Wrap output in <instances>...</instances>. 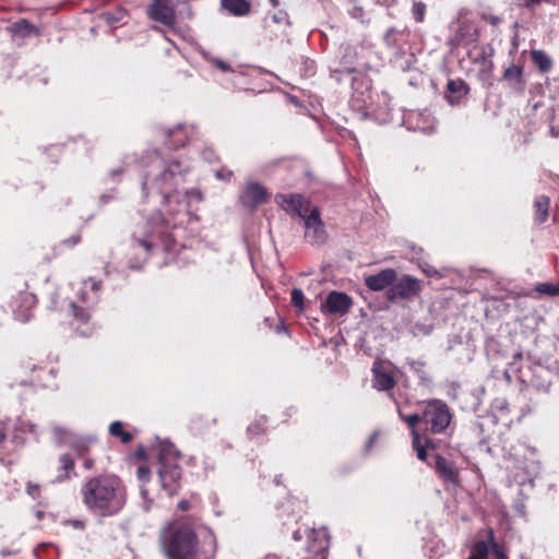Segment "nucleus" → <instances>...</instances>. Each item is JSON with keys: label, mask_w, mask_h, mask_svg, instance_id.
<instances>
[{"label": "nucleus", "mask_w": 559, "mask_h": 559, "mask_svg": "<svg viewBox=\"0 0 559 559\" xmlns=\"http://www.w3.org/2000/svg\"><path fill=\"white\" fill-rule=\"evenodd\" d=\"M550 200L546 195H539L536 198L534 202L535 207V219L538 223L546 222L548 217V210H549Z\"/></svg>", "instance_id": "nucleus-28"}, {"label": "nucleus", "mask_w": 559, "mask_h": 559, "mask_svg": "<svg viewBox=\"0 0 559 559\" xmlns=\"http://www.w3.org/2000/svg\"><path fill=\"white\" fill-rule=\"evenodd\" d=\"M26 435H37V427L29 420L17 418L13 427V439L21 443L25 440Z\"/></svg>", "instance_id": "nucleus-22"}, {"label": "nucleus", "mask_w": 559, "mask_h": 559, "mask_svg": "<svg viewBox=\"0 0 559 559\" xmlns=\"http://www.w3.org/2000/svg\"><path fill=\"white\" fill-rule=\"evenodd\" d=\"M304 292L300 288L292 290V304L300 310L304 308Z\"/></svg>", "instance_id": "nucleus-38"}, {"label": "nucleus", "mask_w": 559, "mask_h": 559, "mask_svg": "<svg viewBox=\"0 0 559 559\" xmlns=\"http://www.w3.org/2000/svg\"><path fill=\"white\" fill-rule=\"evenodd\" d=\"M421 292V282L411 275L396 277L393 284L386 290V297L390 301L409 300L417 297Z\"/></svg>", "instance_id": "nucleus-8"}, {"label": "nucleus", "mask_w": 559, "mask_h": 559, "mask_svg": "<svg viewBox=\"0 0 559 559\" xmlns=\"http://www.w3.org/2000/svg\"><path fill=\"white\" fill-rule=\"evenodd\" d=\"M540 461L535 448L526 444L513 447L509 454L507 471L511 483L532 488L533 479L538 475Z\"/></svg>", "instance_id": "nucleus-3"}, {"label": "nucleus", "mask_w": 559, "mask_h": 559, "mask_svg": "<svg viewBox=\"0 0 559 559\" xmlns=\"http://www.w3.org/2000/svg\"><path fill=\"white\" fill-rule=\"evenodd\" d=\"M543 0H525L526 5L539 4Z\"/></svg>", "instance_id": "nucleus-58"}, {"label": "nucleus", "mask_w": 559, "mask_h": 559, "mask_svg": "<svg viewBox=\"0 0 559 559\" xmlns=\"http://www.w3.org/2000/svg\"><path fill=\"white\" fill-rule=\"evenodd\" d=\"M52 432L58 443L68 444L80 454L87 451L90 444L94 441V439L90 437H78L71 430L61 426H55Z\"/></svg>", "instance_id": "nucleus-13"}, {"label": "nucleus", "mask_w": 559, "mask_h": 559, "mask_svg": "<svg viewBox=\"0 0 559 559\" xmlns=\"http://www.w3.org/2000/svg\"><path fill=\"white\" fill-rule=\"evenodd\" d=\"M126 15V11L123 9H119L116 12H106L103 14V19L109 24L114 25L120 21H122Z\"/></svg>", "instance_id": "nucleus-37"}, {"label": "nucleus", "mask_w": 559, "mask_h": 559, "mask_svg": "<svg viewBox=\"0 0 559 559\" xmlns=\"http://www.w3.org/2000/svg\"><path fill=\"white\" fill-rule=\"evenodd\" d=\"M163 547L169 559H204L199 552L194 533L187 526L165 533Z\"/></svg>", "instance_id": "nucleus-5"}, {"label": "nucleus", "mask_w": 559, "mask_h": 559, "mask_svg": "<svg viewBox=\"0 0 559 559\" xmlns=\"http://www.w3.org/2000/svg\"><path fill=\"white\" fill-rule=\"evenodd\" d=\"M241 200L245 205L257 207L266 201V191L258 183H250L243 192Z\"/></svg>", "instance_id": "nucleus-20"}, {"label": "nucleus", "mask_w": 559, "mask_h": 559, "mask_svg": "<svg viewBox=\"0 0 559 559\" xmlns=\"http://www.w3.org/2000/svg\"><path fill=\"white\" fill-rule=\"evenodd\" d=\"M124 170H126L124 166L114 168L109 171V176L111 177L112 180H118V177L120 175H122L124 173Z\"/></svg>", "instance_id": "nucleus-47"}, {"label": "nucleus", "mask_w": 559, "mask_h": 559, "mask_svg": "<svg viewBox=\"0 0 559 559\" xmlns=\"http://www.w3.org/2000/svg\"><path fill=\"white\" fill-rule=\"evenodd\" d=\"M188 167L178 160H165L159 155L150 157L142 181L144 197L156 193L162 198V204L168 218L160 212L154 214L148 221L139 224L132 235L133 248L139 251L142 260L159 248L168 250L173 238L169 228L182 226L191 218L190 206L193 202L202 200L197 189L183 187Z\"/></svg>", "instance_id": "nucleus-1"}, {"label": "nucleus", "mask_w": 559, "mask_h": 559, "mask_svg": "<svg viewBox=\"0 0 559 559\" xmlns=\"http://www.w3.org/2000/svg\"><path fill=\"white\" fill-rule=\"evenodd\" d=\"M84 467L87 468V469L92 468L93 467V461L91 459H86L84 461Z\"/></svg>", "instance_id": "nucleus-57"}, {"label": "nucleus", "mask_w": 559, "mask_h": 559, "mask_svg": "<svg viewBox=\"0 0 559 559\" xmlns=\"http://www.w3.org/2000/svg\"><path fill=\"white\" fill-rule=\"evenodd\" d=\"M513 359L514 361L510 364V369L508 371H519V378L522 382L528 383L538 390H548L554 380L559 377L558 360L547 359L545 361H534L525 369H516V360L522 359V354H515Z\"/></svg>", "instance_id": "nucleus-4"}, {"label": "nucleus", "mask_w": 559, "mask_h": 559, "mask_svg": "<svg viewBox=\"0 0 559 559\" xmlns=\"http://www.w3.org/2000/svg\"><path fill=\"white\" fill-rule=\"evenodd\" d=\"M305 226V238L313 245L324 243L328 235L324 229V224L320 217L318 207H313L310 214L302 219Z\"/></svg>", "instance_id": "nucleus-11"}, {"label": "nucleus", "mask_w": 559, "mask_h": 559, "mask_svg": "<svg viewBox=\"0 0 559 559\" xmlns=\"http://www.w3.org/2000/svg\"><path fill=\"white\" fill-rule=\"evenodd\" d=\"M293 536H294V539H295V540H299V539H301V534H300V532H299V531H296V532L294 533V535H293Z\"/></svg>", "instance_id": "nucleus-60"}, {"label": "nucleus", "mask_w": 559, "mask_h": 559, "mask_svg": "<svg viewBox=\"0 0 559 559\" xmlns=\"http://www.w3.org/2000/svg\"><path fill=\"white\" fill-rule=\"evenodd\" d=\"M377 440H378V432H374L371 435V437L368 440L367 449L369 450Z\"/></svg>", "instance_id": "nucleus-52"}, {"label": "nucleus", "mask_w": 559, "mask_h": 559, "mask_svg": "<svg viewBox=\"0 0 559 559\" xmlns=\"http://www.w3.org/2000/svg\"><path fill=\"white\" fill-rule=\"evenodd\" d=\"M329 536L324 527L311 530L308 533L307 550L310 554L305 559H326Z\"/></svg>", "instance_id": "nucleus-12"}, {"label": "nucleus", "mask_w": 559, "mask_h": 559, "mask_svg": "<svg viewBox=\"0 0 559 559\" xmlns=\"http://www.w3.org/2000/svg\"><path fill=\"white\" fill-rule=\"evenodd\" d=\"M397 32L395 28H389L383 35V40L389 47H393L396 44Z\"/></svg>", "instance_id": "nucleus-41"}, {"label": "nucleus", "mask_w": 559, "mask_h": 559, "mask_svg": "<svg viewBox=\"0 0 559 559\" xmlns=\"http://www.w3.org/2000/svg\"><path fill=\"white\" fill-rule=\"evenodd\" d=\"M536 292L548 296H559V286L549 283H540L536 286Z\"/></svg>", "instance_id": "nucleus-36"}, {"label": "nucleus", "mask_w": 559, "mask_h": 559, "mask_svg": "<svg viewBox=\"0 0 559 559\" xmlns=\"http://www.w3.org/2000/svg\"><path fill=\"white\" fill-rule=\"evenodd\" d=\"M151 471L145 466H140L138 468V477L142 483H146L150 480Z\"/></svg>", "instance_id": "nucleus-44"}, {"label": "nucleus", "mask_w": 559, "mask_h": 559, "mask_svg": "<svg viewBox=\"0 0 559 559\" xmlns=\"http://www.w3.org/2000/svg\"><path fill=\"white\" fill-rule=\"evenodd\" d=\"M71 311L76 322L75 330L82 336H88L93 333V328L88 324L90 314L86 309L71 302Z\"/></svg>", "instance_id": "nucleus-21"}, {"label": "nucleus", "mask_w": 559, "mask_h": 559, "mask_svg": "<svg viewBox=\"0 0 559 559\" xmlns=\"http://www.w3.org/2000/svg\"><path fill=\"white\" fill-rule=\"evenodd\" d=\"M433 468L436 473L445 481L453 485L459 483L460 472L455 464L445 457L437 454L435 456Z\"/></svg>", "instance_id": "nucleus-17"}, {"label": "nucleus", "mask_w": 559, "mask_h": 559, "mask_svg": "<svg viewBox=\"0 0 559 559\" xmlns=\"http://www.w3.org/2000/svg\"><path fill=\"white\" fill-rule=\"evenodd\" d=\"M81 495L87 510L99 516L117 514L127 500L124 486L119 478L110 475L87 479L81 488Z\"/></svg>", "instance_id": "nucleus-2"}, {"label": "nucleus", "mask_w": 559, "mask_h": 559, "mask_svg": "<svg viewBox=\"0 0 559 559\" xmlns=\"http://www.w3.org/2000/svg\"><path fill=\"white\" fill-rule=\"evenodd\" d=\"M399 416L411 428V433L414 432V430H416L418 423L420 420L423 421V414L403 415L401 411H399Z\"/></svg>", "instance_id": "nucleus-34"}, {"label": "nucleus", "mask_w": 559, "mask_h": 559, "mask_svg": "<svg viewBox=\"0 0 559 559\" xmlns=\"http://www.w3.org/2000/svg\"><path fill=\"white\" fill-rule=\"evenodd\" d=\"M211 61L217 69H219L223 72H228L231 70L230 66L221 59L212 58Z\"/></svg>", "instance_id": "nucleus-45"}, {"label": "nucleus", "mask_w": 559, "mask_h": 559, "mask_svg": "<svg viewBox=\"0 0 559 559\" xmlns=\"http://www.w3.org/2000/svg\"><path fill=\"white\" fill-rule=\"evenodd\" d=\"M178 452L169 442H162L158 450V476L162 487L169 493L174 495L179 485L180 468L178 466Z\"/></svg>", "instance_id": "nucleus-6"}, {"label": "nucleus", "mask_w": 559, "mask_h": 559, "mask_svg": "<svg viewBox=\"0 0 559 559\" xmlns=\"http://www.w3.org/2000/svg\"><path fill=\"white\" fill-rule=\"evenodd\" d=\"M121 438V441L123 443H128L132 440V435L130 432H121V435L119 436Z\"/></svg>", "instance_id": "nucleus-51"}, {"label": "nucleus", "mask_w": 559, "mask_h": 559, "mask_svg": "<svg viewBox=\"0 0 559 559\" xmlns=\"http://www.w3.org/2000/svg\"><path fill=\"white\" fill-rule=\"evenodd\" d=\"M230 176H231V171H227L226 176H225V174H223V171H217L216 173V177L217 178H224L225 179V178H230Z\"/></svg>", "instance_id": "nucleus-56"}, {"label": "nucleus", "mask_w": 559, "mask_h": 559, "mask_svg": "<svg viewBox=\"0 0 559 559\" xmlns=\"http://www.w3.org/2000/svg\"><path fill=\"white\" fill-rule=\"evenodd\" d=\"M26 491L33 499H36L39 495V486L36 484L28 483L26 486Z\"/></svg>", "instance_id": "nucleus-46"}, {"label": "nucleus", "mask_w": 559, "mask_h": 559, "mask_svg": "<svg viewBox=\"0 0 559 559\" xmlns=\"http://www.w3.org/2000/svg\"><path fill=\"white\" fill-rule=\"evenodd\" d=\"M546 122L552 138L559 136V107H550L546 114Z\"/></svg>", "instance_id": "nucleus-29"}, {"label": "nucleus", "mask_w": 559, "mask_h": 559, "mask_svg": "<svg viewBox=\"0 0 559 559\" xmlns=\"http://www.w3.org/2000/svg\"><path fill=\"white\" fill-rule=\"evenodd\" d=\"M412 14L416 22H423L426 14V4L421 1L414 2L412 8Z\"/></svg>", "instance_id": "nucleus-35"}, {"label": "nucleus", "mask_w": 559, "mask_h": 559, "mask_svg": "<svg viewBox=\"0 0 559 559\" xmlns=\"http://www.w3.org/2000/svg\"><path fill=\"white\" fill-rule=\"evenodd\" d=\"M99 289L100 282L94 278L84 281L78 290L79 301L87 305L95 304L98 300Z\"/></svg>", "instance_id": "nucleus-19"}, {"label": "nucleus", "mask_w": 559, "mask_h": 559, "mask_svg": "<svg viewBox=\"0 0 559 559\" xmlns=\"http://www.w3.org/2000/svg\"><path fill=\"white\" fill-rule=\"evenodd\" d=\"M273 7H277L280 4L278 0H270Z\"/></svg>", "instance_id": "nucleus-63"}, {"label": "nucleus", "mask_w": 559, "mask_h": 559, "mask_svg": "<svg viewBox=\"0 0 559 559\" xmlns=\"http://www.w3.org/2000/svg\"><path fill=\"white\" fill-rule=\"evenodd\" d=\"M486 21L491 25H498L501 22V19L497 15H489L486 17Z\"/></svg>", "instance_id": "nucleus-49"}, {"label": "nucleus", "mask_w": 559, "mask_h": 559, "mask_svg": "<svg viewBox=\"0 0 559 559\" xmlns=\"http://www.w3.org/2000/svg\"><path fill=\"white\" fill-rule=\"evenodd\" d=\"M531 58L534 64L539 69L540 72L547 73L552 68L551 58L543 50H533Z\"/></svg>", "instance_id": "nucleus-27"}, {"label": "nucleus", "mask_w": 559, "mask_h": 559, "mask_svg": "<svg viewBox=\"0 0 559 559\" xmlns=\"http://www.w3.org/2000/svg\"><path fill=\"white\" fill-rule=\"evenodd\" d=\"M412 445H413V449L416 452V455H417L418 460H420L423 462H426L427 457H428V453H427V449L426 448L427 447L435 448V445L432 444V441L429 440V439H426L425 440V444H423L420 436H419L417 430H414V432H412Z\"/></svg>", "instance_id": "nucleus-25"}, {"label": "nucleus", "mask_w": 559, "mask_h": 559, "mask_svg": "<svg viewBox=\"0 0 559 559\" xmlns=\"http://www.w3.org/2000/svg\"><path fill=\"white\" fill-rule=\"evenodd\" d=\"M350 297L341 292H331L321 308L324 313L345 314L352 307Z\"/></svg>", "instance_id": "nucleus-15"}, {"label": "nucleus", "mask_w": 559, "mask_h": 559, "mask_svg": "<svg viewBox=\"0 0 559 559\" xmlns=\"http://www.w3.org/2000/svg\"><path fill=\"white\" fill-rule=\"evenodd\" d=\"M36 304V297L28 292H20L13 298L11 308L16 320L27 322L32 317V309Z\"/></svg>", "instance_id": "nucleus-14"}, {"label": "nucleus", "mask_w": 559, "mask_h": 559, "mask_svg": "<svg viewBox=\"0 0 559 559\" xmlns=\"http://www.w3.org/2000/svg\"><path fill=\"white\" fill-rule=\"evenodd\" d=\"M59 462H60V468L62 471H64V475L59 476L58 480L68 479L70 477V472H72L74 469V461L70 455L63 454L60 456Z\"/></svg>", "instance_id": "nucleus-33"}, {"label": "nucleus", "mask_w": 559, "mask_h": 559, "mask_svg": "<svg viewBox=\"0 0 559 559\" xmlns=\"http://www.w3.org/2000/svg\"><path fill=\"white\" fill-rule=\"evenodd\" d=\"M273 20L276 22V23H281V22H284L287 20V15L286 13L284 12H278L276 14L273 15Z\"/></svg>", "instance_id": "nucleus-48"}, {"label": "nucleus", "mask_w": 559, "mask_h": 559, "mask_svg": "<svg viewBox=\"0 0 559 559\" xmlns=\"http://www.w3.org/2000/svg\"><path fill=\"white\" fill-rule=\"evenodd\" d=\"M222 5L234 15H245L250 10V3L246 0H222Z\"/></svg>", "instance_id": "nucleus-26"}, {"label": "nucleus", "mask_w": 559, "mask_h": 559, "mask_svg": "<svg viewBox=\"0 0 559 559\" xmlns=\"http://www.w3.org/2000/svg\"><path fill=\"white\" fill-rule=\"evenodd\" d=\"M130 267H132V269H140L141 267V263H136V264L135 263H131Z\"/></svg>", "instance_id": "nucleus-62"}, {"label": "nucleus", "mask_w": 559, "mask_h": 559, "mask_svg": "<svg viewBox=\"0 0 559 559\" xmlns=\"http://www.w3.org/2000/svg\"><path fill=\"white\" fill-rule=\"evenodd\" d=\"M520 498L514 502V510L519 515L525 514V498L523 488L519 490Z\"/></svg>", "instance_id": "nucleus-39"}, {"label": "nucleus", "mask_w": 559, "mask_h": 559, "mask_svg": "<svg viewBox=\"0 0 559 559\" xmlns=\"http://www.w3.org/2000/svg\"><path fill=\"white\" fill-rule=\"evenodd\" d=\"M275 201L288 214L301 219L306 218L313 209L300 194H277Z\"/></svg>", "instance_id": "nucleus-10"}, {"label": "nucleus", "mask_w": 559, "mask_h": 559, "mask_svg": "<svg viewBox=\"0 0 559 559\" xmlns=\"http://www.w3.org/2000/svg\"><path fill=\"white\" fill-rule=\"evenodd\" d=\"M11 28L14 34L20 35L22 37H26L33 33H36L35 26L29 24L26 20L15 22Z\"/></svg>", "instance_id": "nucleus-32"}, {"label": "nucleus", "mask_w": 559, "mask_h": 559, "mask_svg": "<svg viewBox=\"0 0 559 559\" xmlns=\"http://www.w3.org/2000/svg\"><path fill=\"white\" fill-rule=\"evenodd\" d=\"M418 116L423 117L425 119V124L417 126L416 128L419 129L420 131H423L424 133H431L435 128H433V122L430 119L429 115L419 114Z\"/></svg>", "instance_id": "nucleus-40"}, {"label": "nucleus", "mask_w": 559, "mask_h": 559, "mask_svg": "<svg viewBox=\"0 0 559 559\" xmlns=\"http://www.w3.org/2000/svg\"><path fill=\"white\" fill-rule=\"evenodd\" d=\"M396 278V271L393 269H384L377 274L365 277L366 286L372 292H381L393 284Z\"/></svg>", "instance_id": "nucleus-16"}, {"label": "nucleus", "mask_w": 559, "mask_h": 559, "mask_svg": "<svg viewBox=\"0 0 559 559\" xmlns=\"http://www.w3.org/2000/svg\"><path fill=\"white\" fill-rule=\"evenodd\" d=\"M264 429V423L258 421L248 427V433L250 435V437H255L263 432Z\"/></svg>", "instance_id": "nucleus-42"}, {"label": "nucleus", "mask_w": 559, "mask_h": 559, "mask_svg": "<svg viewBox=\"0 0 559 559\" xmlns=\"http://www.w3.org/2000/svg\"><path fill=\"white\" fill-rule=\"evenodd\" d=\"M178 508L182 511H186L189 509V503L186 500H182L178 503Z\"/></svg>", "instance_id": "nucleus-54"}, {"label": "nucleus", "mask_w": 559, "mask_h": 559, "mask_svg": "<svg viewBox=\"0 0 559 559\" xmlns=\"http://www.w3.org/2000/svg\"><path fill=\"white\" fill-rule=\"evenodd\" d=\"M489 544L486 540L476 542L471 548L469 556L466 559H488Z\"/></svg>", "instance_id": "nucleus-30"}, {"label": "nucleus", "mask_w": 559, "mask_h": 559, "mask_svg": "<svg viewBox=\"0 0 559 559\" xmlns=\"http://www.w3.org/2000/svg\"><path fill=\"white\" fill-rule=\"evenodd\" d=\"M424 272H425L427 275H429V276H435V275H438V274H439V273H438V271H437L435 267H431V266H429V267L425 269V270H424Z\"/></svg>", "instance_id": "nucleus-53"}, {"label": "nucleus", "mask_w": 559, "mask_h": 559, "mask_svg": "<svg viewBox=\"0 0 559 559\" xmlns=\"http://www.w3.org/2000/svg\"><path fill=\"white\" fill-rule=\"evenodd\" d=\"M213 156H214V153L212 151H210L209 155H205L204 158L211 162Z\"/></svg>", "instance_id": "nucleus-61"}, {"label": "nucleus", "mask_w": 559, "mask_h": 559, "mask_svg": "<svg viewBox=\"0 0 559 559\" xmlns=\"http://www.w3.org/2000/svg\"><path fill=\"white\" fill-rule=\"evenodd\" d=\"M5 439V432L2 423H0V443H2Z\"/></svg>", "instance_id": "nucleus-55"}, {"label": "nucleus", "mask_w": 559, "mask_h": 559, "mask_svg": "<svg viewBox=\"0 0 559 559\" xmlns=\"http://www.w3.org/2000/svg\"><path fill=\"white\" fill-rule=\"evenodd\" d=\"M451 413L448 405L440 400H430L424 403L423 423L426 431L430 433L443 432L451 423Z\"/></svg>", "instance_id": "nucleus-7"}, {"label": "nucleus", "mask_w": 559, "mask_h": 559, "mask_svg": "<svg viewBox=\"0 0 559 559\" xmlns=\"http://www.w3.org/2000/svg\"><path fill=\"white\" fill-rule=\"evenodd\" d=\"M372 376V386L378 391H390L396 383V368L388 360L374 361Z\"/></svg>", "instance_id": "nucleus-9"}, {"label": "nucleus", "mask_w": 559, "mask_h": 559, "mask_svg": "<svg viewBox=\"0 0 559 559\" xmlns=\"http://www.w3.org/2000/svg\"><path fill=\"white\" fill-rule=\"evenodd\" d=\"M379 2H382L384 5H391L395 2V0H378Z\"/></svg>", "instance_id": "nucleus-59"}, {"label": "nucleus", "mask_w": 559, "mask_h": 559, "mask_svg": "<svg viewBox=\"0 0 559 559\" xmlns=\"http://www.w3.org/2000/svg\"><path fill=\"white\" fill-rule=\"evenodd\" d=\"M468 92L466 83L462 80H450L448 82V94L445 98L451 105L457 104Z\"/></svg>", "instance_id": "nucleus-23"}, {"label": "nucleus", "mask_w": 559, "mask_h": 559, "mask_svg": "<svg viewBox=\"0 0 559 559\" xmlns=\"http://www.w3.org/2000/svg\"><path fill=\"white\" fill-rule=\"evenodd\" d=\"M146 493H147L146 489L142 488V489H141V495L145 498V497H146Z\"/></svg>", "instance_id": "nucleus-64"}, {"label": "nucleus", "mask_w": 559, "mask_h": 559, "mask_svg": "<svg viewBox=\"0 0 559 559\" xmlns=\"http://www.w3.org/2000/svg\"><path fill=\"white\" fill-rule=\"evenodd\" d=\"M487 543L489 544V552L492 551L496 559H507L502 547L497 543L492 528L487 531Z\"/></svg>", "instance_id": "nucleus-31"}, {"label": "nucleus", "mask_w": 559, "mask_h": 559, "mask_svg": "<svg viewBox=\"0 0 559 559\" xmlns=\"http://www.w3.org/2000/svg\"><path fill=\"white\" fill-rule=\"evenodd\" d=\"M148 15L165 25H171L175 22V12L168 0H154Z\"/></svg>", "instance_id": "nucleus-18"}, {"label": "nucleus", "mask_w": 559, "mask_h": 559, "mask_svg": "<svg viewBox=\"0 0 559 559\" xmlns=\"http://www.w3.org/2000/svg\"><path fill=\"white\" fill-rule=\"evenodd\" d=\"M64 242L69 246H75L76 243L80 242V237L79 236H72L70 237L69 239L64 240Z\"/></svg>", "instance_id": "nucleus-50"}, {"label": "nucleus", "mask_w": 559, "mask_h": 559, "mask_svg": "<svg viewBox=\"0 0 559 559\" xmlns=\"http://www.w3.org/2000/svg\"><path fill=\"white\" fill-rule=\"evenodd\" d=\"M109 432L111 436L119 437L121 435V432H123L122 423L118 421V420L111 423L109 426Z\"/></svg>", "instance_id": "nucleus-43"}, {"label": "nucleus", "mask_w": 559, "mask_h": 559, "mask_svg": "<svg viewBox=\"0 0 559 559\" xmlns=\"http://www.w3.org/2000/svg\"><path fill=\"white\" fill-rule=\"evenodd\" d=\"M522 75L523 68L521 66L512 64L506 69L503 73L504 80L512 88L522 90Z\"/></svg>", "instance_id": "nucleus-24"}]
</instances>
